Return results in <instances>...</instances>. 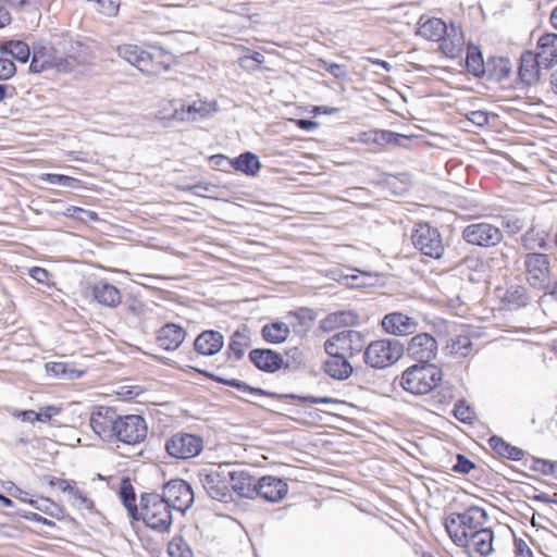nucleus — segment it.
<instances>
[{
	"mask_svg": "<svg viewBox=\"0 0 557 557\" xmlns=\"http://www.w3.org/2000/svg\"><path fill=\"white\" fill-rule=\"evenodd\" d=\"M89 423L96 434L107 442L117 441L126 445L144 442L148 434L145 419L138 414L119 416L111 407L92 411Z\"/></svg>",
	"mask_w": 557,
	"mask_h": 557,
	"instance_id": "nucleus-1",
	"label": "nucleus"
},
{
	"mask_svg": "<svg viewBox=\"0 0 557 557\" xmlns=\"http://www.w3.org/2000/svg\"><path fill=\"white\" fill-rule=\"evenodd\" d=\"M87 62L83 46L78 42H64L61 47H40L34 50L29 70L40 73L54 69L60 73H69Z\"/></svg>",
	"mask_w": 557,
	"mask_h": 557,
	"instance_id": "nucleus-2",
	"label": "nucleus"
},
{
	"mask_svg": "<svg viewBox=\"0 0 557 557\" xmlns=\"http://www.w3.org/2000/svg\"><path fill=\"white\" fill-rule=\"evenodd\" d=\"M87 62L83 46L78 42H64L61 47H40L34 50L29 70L40 73L54 69L60 73H69Z\"/></svg>",
	"mask_w": 557,
	"mask_h": 557,
	"instance_id": "nucleus-3",
	"label": "nucleus"
},
{
	"mask_svg": "<svg viewBox=\"0 0 557 557\" xmlns=\"http://www.w3.org/2000/svg\"><path fill=\"white\" fill-rule=\"evenodd\" d=\"M488 521L487 512L479 506H470L462 512H453L445 519V529L455 544H466L467 535L483 529Z\"/></svg>",
	"mask_w": 557,
	"mask_h": 557,
	"instance_id": "nucleus-4",
	"label": "nucleus"
},
{
	"mask_svg": "<svg viewBox=\"0 0 557 557\" xmlns=\"http://www.w3.org/2000/svg\"><path fill=\"white\" fill-rule=\"evenodd\" d=\"M442 370L433 363H419L405 370L400 377L401 387L413 394L424 395L433 391L442 381Z\"/></svg>",
	"mask_w": 557,
	"mask_h": 557,
	"instance_id": "nucleus-5",
	"label": "nucleus"
},
{
	"mask_svg": "<svg viewBox=\"0 0 557 557\" xmlns=\"http://www.w3.org/2000/svg\"><path fill=\"white\" fill-rule=\"evenodd\" d=\"M404 352L405 346L398 339H376L367 343L363 361L372 369L382 370L395 364Z\"/></svg>",
	"mask_w": 557,
	"mask_h": 557,
	"instance_id": "nucleus-6",
	"label": "nucleus"
},
{
	"mask_svg": "<svg viewBox=\"0 0 557 557\" xmlns=\"http://www.w3.org/2000/svg\"><path fill=\"white\" fill-rule=\"evenodd\" d=\"M172 508L159 494L149 493L141 496L140 517L147 527L158 532H169L172 523Z\"/></svg>",
	"mask_w": 557,
	"mask_h": 557,
	"instance_id": "nucleus-7",
	"label": "nucleus"
},
{
	"mask_svg": "<svg viewBox=\"0 0 557 557\" xmlns=\"http://www.w3.org/2000/svg\"><path fill=\"white\" fill-rule=\"evenodd\" d=\"M368 343L366 333L357 330H343L329 337L323 347H329L331 351L339 352L349 358L364 352Z\"/></svg>",
	"mask_w": 557,
	"mask_h": 557,
	"instance_id": "nucleus-8",
	"label": "nucleus"
},
{
	"mask_svg": "<svg viewBox=\"0 0 557 557\" xmlns=\"http://www.w3.org/2000/svg\"><path fill=\"white\" fill-rule=\"evenodd\" d=\"M230 465L203 468L198 472L199 482L208 495L218 500H225L230 495Z\"/></svg>",
	"mask_w": 557,
	"mask_h": 557,
	"instance_id": "nucleus-9",
	"label": "nucleus"
},
{
	"mask_svg": "<svg viewBox=\"0 0 557 557\" xmlns=\"http://www.w3.org/2000/svg\"><path fill=\"white\" fill-rule=\"evenodd\" d=\"M165 451L175 459H191L203 449V438L187 432H176L165 440Z\"/></svg>",
	"mask_w": 557,
	"mask_h": 557,
	"instance_id": "nucleus-10",
	"label": "nucleus"
},
{
	"mask_svg": "<svg viewBox=\"0 0 557 557\" xmlns=\"http://www.w3.org/2000/svg\"><path fill=\"white\" fill-rule=\"evenodd\" d=\"M313 314L310 309L299 308L296 311H289L281 321V343L288 337L299 343L304 335L311 329Z\"/></svg>",
	"mask_w": 557,
	"mask_h": 557,
	"instance_id": "nucleus-11",
	"label": "nucleus"
},
{
	"mask_svg": "<svg viewBox=\"0 0 557 557\" xmlns=\"http://www.w3.org/2000/svg\"><path fill=\"white\" fill-rule=\"evenodd\" d=\"M413 246L424 256L438 259L443 256L444 245L436 227L428 223H420L411 234Z\"/></svg>",
	"mask_w": 557,
	"mask_h": 557,
	"instance_id": "nucleus-12",
	"label": "nucleus"
},
{
	"mask_svg": "<svg viewBox=\"0 0 557 557\" xmlns=\"http://www.w3.org/2000/svg\"><path fill=\"white\" fill-rule=\"evenodd\" d=\"M502 231L487 222L471 223L462 231V238L470 245L494 247L503 240Z\"/></svg>",
	"mask_w": 557,
	"mask_h": 557,
	"instance_id": "nucleus-13",
	"label": "nucleus"
},
{
	"mask_svg": "<svg viewBox=\"0 0 557 557\" xmlns=\"http://www.w3.org/2000/svg\"><path fill=\"white\" fill-rule=\"evenodd\" d=\"M161 497L173 510L184 513L194 503L191 486L184 480H171L163 487Z\"/></svg>",
	"mask_w": 557,
	"mask_h": 557,
	"instance_id": "nucleus-14",
	"label": "nucleus"
},
{
	"mask_svg": "<svg viewBox=\"0 0 557 557\" xmlns=\"http://www.w3.org/2000/svg\"><path fill=\"white\" fill-rule=\"evenodd\" d=\"M527 281L535 288H544L549 275V257L541 252H528L523 258Z\"/></svg>",
	"mask_w": 557,
	"mask_h": 557,
	"instance_id": "nucleus-15",
	"label": "nucleus"
},
{
	"mask_svg": "<svg viewBox=\"0 0 557 557\" xmlns=\"http://www.w3.org/2000/svg\"><path fill=\"white\" fill-rule=\"evenodd\" d=\"M115 51L120 58L137 67L140 72L149 75L158 73V64L154 63L153 55L137 45H120Z\"/></svg>",
	"mask_w": 557,
	"mask_h": 557,
	"instance_id": "nucleus-16",
	"label": "nucleus"
},
{
	"mask_svg": "<svg viewBox=\"0 0 557 557\" xmlns=\"http://www.w3.org/2000/svg\"><path fill=\"white\" fill-rule=\"evenodd\" d=\"M173 116L177 122H194L216 111L215 104L205 100H197L186 104L181 100H171Z\"/></svg>",
	"mask_w": 557,
	"mask_h": 557,
	"instance_id": "nucleus-17",
	"label": "nucleus"
},
{
	"mask_svg": "<svg viewBox=\"0 0 557 557\" xmlns=\"http://www.w3.org/2000/svg\"><path fill=\"white\" fill-rule=\"evenodd\" d=\"M408 356L420 363H431L438 351L436 339L429 333H420L411 337L407 345Z\"/></svg>",
	"mask_w": 557,
	"mask_h": 557,
	"instance_id": "nucleus-18",
	"label": "nucleus"
},
{
	"mask_svg": "<svg viewBox=\"0 0 557 557\" xmlns=\"http://www.w3.org/2000/svg\"><path fill=\"white\" fill-rule=\"evenodd\" d=\"M409 138L391 131L370 129L358 134L357 141L369 146L373 150H382L389 146H400Z\"/></svg>",
	"mask_w": 557,
	"mask_h": 557,
	"instance_id": "nucleus-19",
	"label": "nucleus"
},
{
	"mask_svg": "<svg viewBox=\"0 0 557 557\" xmlns=\"http://www.w3.org/2000/svg\"><path fill=\"white\" fill-rule=\"evenodd\" d=\"M494 533L491 528L484 527L481 530L467 535L466 544H456L466 548L470 557H485L493 550Z\"/></svg>",
	"mask_w": 557,
	"mask_h": 557,
	"instance_id": "nucleus-20",
	"label": "nucleus"
},
{
	"mask_svg": "<svg viewBox=\"0 0 557 557\" xmlns=\"http://www.w3.org/2000/svg\"><path fill=\"white\" fill-rule=\"evenodd\" d=\"M381 326L387 334L406 336L416 332L418 322L403 312L395 311L384 315Z\"/></svg>",
	"mask_w": 557,
	"mask_h": 557,
	"instance_id": "nucleus-21",
	"label": "nucleus"
},
{
	"mask_svg": "<svg viewBox=\"0 0 557 557\" xmlns=\"http://www.w3.org/2000/svg\"><path fill=\"white\" fill-rule=\"evenodd\" d=\"M327 358L323 361V371L334 380L345 381L354 372V367L349 361V357L339 352L331 351L329 347H324Z\"/></svg>",
	"mask_w": 557,
	"mask_h": 557,
	"instance_id": "nucleus-22",
	"label": "nucleus"
},
{
	"mask_svg": "<svg viewBox=\"0 0 557 557\" xmlns=\"http://www.w3.org/2000/svg\"><path fill=\"white\" fill-rule=\"evenodd\" d=\"M224 345V337L218 331H205L199 334L194 343L195 350L203 356L218 354Z\"/></svg>",
	"mask_w": 557,
	"mask_h": 557,
	"instance_id": "nucleus-23",
	"label": "nucleus"
},
{
	"mask_svg": "<svg viewBox=\"0 0 557 557\" xmlns=\"http://www.w3.org/2000/svg\"><path fill=\"white\" fill-rule=\"evenodd\" d=\"M438 41L440 49L446 57L455 59L461 55L465 39L460 28L450 25L447 33Z\"/></svg>",
	"mask_w": 557,
	"mask_h": 557,
	"instance_id": "nucleus-24",
	"label": "nucleus"
},
{
	"mask_svg": "<svg viewBox=\"0 0 557 557\" xmlns=\"http://www.w3.org/2000/svg\"><path fill=\"white\" fill-rule=\"evenodd\" d=\"M185 336L186 332L182 326L169 323L161 327L157 341L161 348L165 350H175L182 345Z\"/></svg>",
	"mask_w": 557,
	"mask_h": 557,
	"instance_id": "nucleus-25",
	"label": "nucleus"
},
{
	"mask_svg": "<svg viewBox=\"0 0 557 557\" xmlns=\"http://www.w3.org/2000/svg\"><path fill=\"white\" fill-rule=\"evenodd\" d=\"M94 299L106 307H116L121 302V293L112 284L99 281L92 286Z\"/></svg>",
	"mask_w": 557,
	"mask_h": 557,
	"instance_id": "nucleus-26",
	"label": "nucleus"
},
{
	"mask_svg": "<svg viewBox=\"0 0 557 557\" xmlns=\"http://www.w3.org/2000/svg\"><path fill=\"white\" fill-rule=\"evenodd\" d=\"M539 51L535 54L540 60V64L545 67L552 66L557 63V35L545 34L537 42Z\"/></svg>",
	"mask_w": 557,
	"mask_h": 557,
	"instance_id": "nucleus-27",
	"label": "nucleus"
},
{
	"mask_svg": "<svg viewBox=\"0 0 557 557\" xmlns=\"http://www.w3.org/2000/svg\"><path fill=\"white\" fill-rule=\"evenodd\" d=\"M543 64H540V60L532 52H524L520 58V66H519V78L521 83L527 86H531L539 79V67Z\"/></svg>",
	"mask_w": 557,
	"mask_h": 557,
	"instance_id": "nucleus-28",
	"label": "nucleus"
},
{
	"mask_svg": "<svg viewBox=\"0 0 557 557\" xmlns=\"http://www.w3.org/2000/svg\"><path fill=\"white\" fill-rule=\"evenodd\" d=\"M228 485L240 497L251 498L255 495L256 480L245 471L230 470Z\"/></svg>",
	"mask_w": 557,
	"mask_h": 557,
	"instance_id": "nucleus-29",
	"label": "nucleus"
},
{
	"mask_svg": "<svg viewBox=\"0 0 557 557\" xmlns=\"http://www.w3.org/2000/svg\"><path fill=\"white\" fill-rule=\"evenodd\" d=\"M251 345V332L247 325H240L232 335L228 344V356L236 360L243 358L245 350Z\"/></svg>",
	"mask_w": 557,
	"mask_h": 557,
	"instance_id": "nucleus-30",
	"label": "nucleus"
},
{
	"mask_svg": "<svg viewBox=\"0 0 557 557\" xmlns=\"http://www.w3.org/2000/svg\"><path fill=\"white\" fill-rule=\"evenodd\" d=\"M249 358L262 371L275 372L278 370V355L271 349H253L250 351Z\"/></svg>",
	"mask_w": 557,
	"mask_h": 557,
	"instance_id": "nucleus-31",
	"label": "nucleus"
},
{
	"mask_svg": "<svg viewBox=\"0 0 557 557\" xmlns=\"http://www.w3.org/2000/svg\"><path fill=\"white\" fill-rule=\"evenodd\" d=\"M449 27L437 17H432L419 23V34L428 40L438 41L447 33Z\"/></svg>",
	"mask_w": 557,
	"mask_h": 557,
	"instance_id": "nucleus-32",
	"label": "nucleus"
},
{
	"mask_svg": "<svg viewBox=\"0 0 557 557\" xmlns=\"http://www.w3.org/2000/svg\"><path fill=\"white\" fill-rule=\"evenodd\" d=\"M511 73V62L507 58L495 57L487 61L486 74L490 79L497 82L507 79Z\"/></svg>",
	"mask_w": 557,
	"mask_h": 557,
	"instance_id": "nucleus-33",
	"label": "nucleus"
},
{
	"mask_svg": "<svg viewBox=\"0 0 557 557\" xmlns=\"http://www.w3.org/2000/svg\"><path fill=\"white\" fill-rule=\"evenodd\" d=\"M466 66L469 73L475 77H483L486 74L487 62L483 61L479 47L469 45L467 48Z\"/></svg>",
	"mask_w": 557,
	"mask_h": 557,
	"instance_id": "nucleus-34",
	"label": "nucleus"
},
{
	"mask_svg": "<svg viewBox=\"0 0 557 557\" xmlns=\"http://www.w3.org/2000/svg\"><path fill=\"white\" fill-rule=\"evenodd\" d=\"M521 244L529 252H535V250H547V234L544 231L531 227L522 235Z\"/></svg>",
	"mask_w": 557,
	"mask_h": 557,
	"instance_id": "nucleus-35",
	"label": "nucleus"
},
{
	"mask_svg": "<svg viewBox=\"0 0 557 557\" xmlns=\"http://www.w3.org/2000/svg\"><path fill=\"white\" fill-rule=\"evenodd\" d=\"M0 53L25 63L29 59L30 50L28 45L22 40H9L1 44Z\"/></svg>",
	"mask_w": 557,
	"mask_h": 557,
	"instance_id": "nucleus-36",
	"label": "nucleus"
},
{
	"mask_svg": "<svg viewBox=\"0 0 557 557\" xmlns=\"http://www.w3.org/2000/svg\"><path fill=\"white\" fill-rule=\"evenodd\" d=\"M488 444L491 448L500 457L518 461L521 460L524 456V451L521 448L510 445L499 436L493 435L488 440Z\"/></svg>",
	"mask_w": 557,
	"mask_h": 557,
	"instance_id": "nucleus-37",
	"label": "nucleus"
},
{
	"mask_svg": "<svg viewBox=\"0 0 557 557\" xmlns=\"http://www.w3.org/2000/svg\"><path fill=\"white\" fill-rule=\"evenodd\" d=\"M255 494L268 502L276 503L278 500V479L262 476L256 483Z\"/></svg>",
	"mask_w": 557,
	"mask_h": 557,
	"instance_id": "nucleus-38",
	"label": "nucleus"
},
{
	"mask_svg": "<svg viewBox=\"0 0 557 557\" xmlns=\"http://www.w3.org/2000/svg\"><path fill=\"white\" fill-rule=\"evenodd\" d=\"M228 163H231L235 170L244 172L247 175H256L260 168L258 157L251 152H245L238 158L230 160Z\"/></svg>",
	"mask_w": 557,
	"mask_h": 557,
	"instance_id": "nucleus-39",
	"label": "nucleus"
},
{
	"mask_svg": "<svg viewBox=\"0 0 557 557\" xmlns=\"http://www.w3.org/2000/svg\"><path fill=\"white\" fill-rule=\"evenodd\" d=\"M305 364L302 351L297 347L285 349L281 355V369L285 371H296Z\"/></svg>",
	"mask_w": 557,
	"mask_h": 557,
	"instance_id": "nucleus-40",
	"label": "nucleus"
},
{
	"mask_svg": "<svg viewBox=\"0 0 557 557\" xmlns=\"http://www.w3.org/2000/svg\"><path fill=\"white\" fill-rule=\"evenodd\" d=\"M458 268L462 274H465L466 271L474 272V274H469L468 278L471 282H475L480 280V274L485 271V263L479 257L468 256L460 261Z\"/></svg>",
	"mask_w": 557,
	"mask_h": 557,
	"instance_id": "nucleus-41",
	"label": "nucleus"
},
{
	"mask_svg": "<svg viewBox=\"0 0 557 557\" xmlns=\"http://www.w3.org/2000/svg\"><path fill=\"white\" fill-rule=\"evenodd\" d=\"M450 354L458 357H467L472 351V342L469 335L460 334L450 339V344L447 346Z\"/></svg>",
	"mask_w": 557,
	"mask_h": 557,
	"instance_id": "nucleus-42",
	"label": "nucleus"
},
{
	"mask_svg": "<svg viewBox=\"0 0 557 557\" xmlns=\"http://www.w3.org/2000/svg\"><path fill=\"white\" fill-rule=\"evenodd\" d=\"M120 497L133 519H138V509L135 504L136 497L131 484H123L120 490Z\"/></svg>",
	"mask_w": 557,
	"mask_h": 557,
	"instance_id": "nucleus-43",
	"label": "nucleus"
},
{
	"mask_svg": "<svg viewBox=\"0 0 557 557\" xmlns=\"http://www.w3.org/2000/svg\"><path fill=\"white\" fill-rule=\"evenodd\" d=\"M46 371L53 377L75 379L79 376V374L65 362H49L46 364Z\"/></svg>",
	"mask_w": 557,
	"mask_h": 557,
	"instance_id": "nucleus-44",
	"label": "nucleus"
},
{
	"mask_svg": "<svg viewBox=\"0 0 557 557\" xmlns=\"http://www.w3.org/2000/svg\"><path fill=\"white\" fill-rule=\"evenodd\" d=\"M171 557H194L190 547L182 536H175L168 545Z\"/></svg>",
	"mask_w": 557,
	"mask_h": 557,
	"instance_id": "nucleus-45",
	"label": "nucleus"
},
{
	"mask_svg": "<svg viewBox=\"0 0 557 557\" xmlns=\"http://www.w3.org/2000/svg\"><path fill=\"white\" fill-rule=\"evenodd\" d=\"M354 318H356V315L350 311L334 312L322 321V327L326 330L329 324L330 326L346 325L351 323Z\"/></svg>",
	"mask_w": 557,
	"mask_h": 557,
	"instance_id": "nucleus-46",
	"label": "nucleus"
},
{
	"mask_svg": "<svg viewBox=\"0 0 557 557\" xmlns=\"http://www.w3.org/2000/svg\"><path fill=\"white\" fill-rule=\"evenodd\" d=\"M454 417L462 423H472L474 411L465 401H457L454 407Z\"/></svg>",
	"mask_w": 557,
	"mask_h": 557,
	"instance_id": "nucleus-47",
	"label": "nucleus"
},
{
	"mask_svg": "<svg viewBox=\"0 0 557 557\" xmlns=\"http://www.w3.org/2000/svg\"><path fill=\"white\" fill-rule=\"evenodd\" d=\"M16 67L12 59L8 55L0 57V81L9 79L15 74Z\"/></svg>",
	"mask_w": 557,
	"mask_h": 557,
	"instance_id": "nucleus-48",
	"label": "nucleus"
},
{
	"mask_svg": "<svg viewBox=\"0 0 557 557\" xmlns=\"http://www.w3.org/2000/svg\"><path fill=\"white\" fill-rule=\"evenodd\" d=\"M214 379L218 382H221V383H223L225 385L236 387L237 389L242 391L245 394H249V395H259V394H261L260 389L252 388V387L248 386L246 383L237 381V380H224V379H221V377H214Z\"/></svg>",
	"mask_w": 557,
	"mask_h": 557,
	"instance_id": "nucleus-49",
	"label": "nucleus"
},
{
	"mask_svg": "<svg viewBox=\"0 0 557 557\" xmlns=\"http://www.w3.org/2000/svg\"><path fill=\"white\" fill-rule=\"evenodd\" d=\"M214 379L218 382H221V383H223L225 385L236 387L237 389L242 391L245 394H249V395H259V394H261L260 389L252 388V387L248 386L246 383L237 381V380H224V379H221V377H214Z\"/></svg>",
	"mask_w": 557,
	"mask_h": 557,
	"instance_id": "nucleus-50",
	"label": "nucleus"
},
{
	"mask_svg": "<svg viewBox=\"0 0 557 557\" xmlns=\"http://www.w3.org/2000/svg\"><path fill=\"white\" fill-rule=\"evenodd\" d=\"M474 468H475L474 462H472L466 456L458 454L457 461L453 466V471L462 473V474H468Z\"/></svg>",
	"mask_w": 557,
	"mask_h": 557,
	"instance_id": "nucleus-51",
	"label": "nucleus"
},
{
	"mask_svg": "<svg viewBox=\"0 0 557 557\" xmlns=\"http://www.w3.org/2000/svg\"><path fill=\"white\" fill-rule=\"evenodd\" d=\"M319 63L325 71H327L332 76H334L337 79H343L347 75V72L343 65L330 63L325 60H319Z\"/></svg>",
	"mask_w": 557,
	"mask_h": 557,
	"instance_id": "nucleus-52",
	"label": "nucleus"
},
{
	"mask_svg": "<svg viewBox=\"0 0 557 557\" xmlns=\"http://www.w3.org/2000/svg\"><path fill=\"white\" fill-rule=\"evenodd\" d=\"M503 225L509 234H517L523 228L524 222L518 216H506L503 220Z\"/></svg>",
	"mask_w": 557,
	"mask_h": 557,
	"instance_id": "nucleus-53",
	"label": "nucleus"
},
{
	"mask_svg": "<svg viewBox=\"0 0 557 557\" xmlns=\"http://www.w3.org/2000/svg\"><path fill=\"white\" fill-rule=\"evenodd\" d=\"M41 180L52 184V185H62V186H72V183L74 182V178L61 175V174H44L41 176Z\"/></svg>",
	"mask_w": 557,
	"mask_h": 557,
	"instance_id": "nucleus-54",
	"label": "nucleus"
},
{
	"mask_svg": "<svg viewBox=\"0 0 557 557\" xmlns=\"http://www.w3.org/2000/svg\"><path fill=\"white\" fill-rule=\"evenodd\" d=\"M506 299L509 304H512L515 307L525 306L527 297L520 288H516L515 290L508 289L506 294Z\"/></svg>",
	"mask_w": 557,
	"mask_h": 557,
	"instance_id": "nucleus-55",
	"label": "nucleus"
},
{
	"mask_svg": "<svg viewBox=\"0 0 557 557\" xmlns=\"http://www.w3.org/2000/svg\"><path fill=\"white\" fill-rule=\"evenodd\" d=\"M49 484L51 486H57L62 492H66L70 496L71 494H77V487L67 480L51 478L49 480Z\"/></svg>",
	"mask_w": 557,
	"mask_h": 557,
	"instance_id": "nucleus-56",
	"label": "nucleus"
},
{
	"mask_svg": "<svg viewBox=\"0 0 557 557\" xmlns=\"http://www.w3.org/2000/svg\"><path fill=\"white\" fill-rule=\"evenodd\" d=\"M96 9L108 16H113L119 11V3L113 0H98Z\"/></svg>",
	"mask_w": 557,
	"mask_h": 557,
	"instance_id": "nucleus-57",
	"label": "nucleus"
},
{
	"mask_svg": "<svg viewBox=\"0 0 557 557\" xmlns=\"http://www.w3.org/2000/svg\"><path fill=\"white\" fill-rule=\"evenodd\" d=\"M467 117L470 122L478 126H485L488 124V113L485 111H471L467 114Z\"/></svg>",
	"mask_w": 557,
	"mask_h": 557,
	"instance_id": "nucleus-58",
	"label": "nucleus"
},
{
	"mask_svg": "<svg viewBox=\"0 0 557 557\" xmlns=\"http://www.w3.org/2000/svg\"><path fill=\"white\" fill-rule=\"evenodd\" d=\"M262 336L267 342L278 343V322L263 326Z\"/></svg>",
	"mask_w": 557,
	"mask_h": 557,
	"instance_id": "nucleus-59",
	"label": "nucleus"
},
{
	"mask_svg": "<svg viewBox=\"0 0 557 557\" xmlns=\"http://www.w3.org/2000/svg\"><path fill=\"white\" fill-rule=\"evenodd\" d=\"M60 412V409L54 406H48L42 409H40L38 412H36L35 419L36 421H48L53 416L58 414Z\"/></svg>",
	"mask_w": 557,
	"mask_h": 557,
	"instance_id": "nucleus-60",
	"label": "nucleus"
},
{
	"mask_svg": "<svg viewBox=\"0 0 557 557\" xmlns=\"http://www.w3.org/2000/svg\"><path fill=\"white\" fill-rule=\"evenodd\" d=\"M29 276L41 284H47L49 272L46 269L34 267L29 270Z\"/></svg>",
	"mask_w": 557,
	"mask_h": 557,
	"instance_id": "nucleus-61",
	"label": "nucleus"
},
{
	"mask_svg": "<svg viewBox=\"0 0 557 557\" xmlns=\"http://www.w3.org/2000/svg\"><path fill=\"white\" fill-rule=\"evenodd\" d=\"M516 557H533L531 549L522 539H515Z\"/></svg>",
	"mask_w": 557,
	"mask_h": 557,
	"instance_id": "nucleus-62",
	"label": "nucleus"
},
{
	"mask_svg": "<svg viewBox=\"0 0 557 557\" xmlns=\"http://www.w3.org/2000/svg\"><path fill=\"white\" fill-rule=\"evenodd\" d=\"M71 497L74 499L75 503H77V505L81 508L92 509L94 507L92 500L85 496L78 488L77 494H71Z\"/></svg>",
	"mask_w": 557,
	"mask_h": 557,
	"instance_id": "nucleus-63",
	"label": "nucleus"
},
{
	"mask_svg": "<svg viewBox=\"0 0 557 557\" xmlns=\"http://www.w3.org/2000/svg\"><path fill=\"white\" fill-rule=\"evenodd\" d=\"M536 471L542 472L543 474H553L554 473V463L549 460L536 459L535 467Z\"/></svg>",
	"mask_w": 557,
	"mask_h": 557,
	"instance_id": "nucleus-64",
	"label": "nucleus"
}]
</instances>
